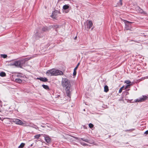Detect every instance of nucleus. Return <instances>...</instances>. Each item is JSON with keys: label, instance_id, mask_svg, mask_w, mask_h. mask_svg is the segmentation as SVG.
I'll list each match as a JSON object with an SVG mask.
<instances>
[{"label": "nucleus", "instance_id": "obj_1", "mask_svg": "<svg viewBox=\"0 0 148 148\" xmlns=\"http://www.w3.org/2000/svg\"><path fill=\"white\" fill-rule=\"evenodd\" d=\"M62 85L64 88H70L71 86L69 81L66 78H63L62 81Z\"/></svg>", "mask_w": 148, "mask_h": 148}, {"label": "nucleus", "instance_id": "obj_2", "mask_svg": "<svg viewBox=\"0 0 148 148\" xmlns=\"http://www.w3.org/2000/svg\"><path fill=\"white\" fill-rule=\"evenodd\" d=\"M12 122L16 124L22 125L23 126H25L27 125L26 123L23 122L21 120L18 119H12Z\"/></svg>", "mask_w": 148, "mask_h": 148}, {"label": "nucleus", "instance_id": "obj_3", "mask_svg": "<svg viewBox=\"0 0 148 148\" xmlns=\"http://www.w3.org/2000/svg\"><path fill=\"white\" fill-rule=\"evenodd\" d=\"M52 69L53 76H57L62 75L63 74V72L61 71L58 70H56L55 69Z\"/></svg>", "mask_w": 148, "mask_h": 148}, {"label": "nucleus", "instance_id": "obj_4", "mask_svg": "<svg viewBox=\"0 0 148 148\" xmlns=\"http://www.w3.org/2000/svg\"><path fill=\"white\" fill-rule=\"evenodd\" d=\"M147 98L146 96H143L142 97L137 99L136 100L135 102H140L144 101Z\"/></svg>", "mask_w": 148, "mask_h": 148}, {"label": "nucleus", "instance_id": "obj_5", "mask_svg": "<svg viewBox=\"0 0 148 148\" xmlns=\"http://www.w3.org/2000/svg\"><path fill=\"white\" fill-rule=\"evenodd\" d=\"M44 136V137L45 138V139L47 143H50L51 142V138L49 137V136L46 135H45Z\"/></svg>", "mask_w": 148, "mask_h": 148}, {"label": "nucleus", "instance_id": "obj_6", "mask_svg": "<svg viewBox=\"0 0 148 148\" xmlns=\"http://www.w3.org/2000/svg\"><path fill=\"white\" fill-rule=\"evenodd\" d=\"M93 25L91 21H88L87 22V28L90 29Z\"/></svg>", "mask_w": 148, "mask_h": 148}, {"label": "nucleus", "instance_id": "obj_7", "mask_svg": "<svg viewBox=\"0 0 148 148\" xmlns=\"http://www.w3.org/2000/svg\"><path fill=\"white\" fill-rule=\"evenodd\" d=\"M14 66H16L21 67L22 66L21 61H16L14 62Z\"/></svg>", "mask_w": 148, "mask_h": 148}, {"label": "nucleus", "instance_id": "obj_8", "mask_svg": "<svg viewBox=\"0 0 148 148\" xmlns=\"http://www.w3.org/2000/svg\"><path fill=\"white\" fill-rule=\"evenodd\" d=\"M46 74L48 76H53L52 69L47 71L46 72Z\"/></svg>", "mask_w": 148, "mask_h": 148}, {"label": "nucleus", "instance_id": "obj_9", "mask_svg": "<svg viewBox=\"0 0 148 148\" xmlns=\"http://www.w3.org/2000/svg\"><path fill=\"white\" fill-rule=\"evenodd\" d=\"M65 90L66 91V94L68 96L70 97L71 95V92L70 91V88H65Z\"/></svg>", "mask_w": 148, "mask_h": 148}, {"label": "nucleus", "instance_id": "obj_10", "mask_svg": "<svg viewBox=\"0 0 148 148\" xmlns=\"http://www.w3.org/2000/svg\"><path fill=\"white\" fill-rule=\"evenodd\" d=\"M136 10L138 13H142L143 12V10L139 7H136Z\"/></svg>", "mask_w": 148, "mask_h": 148}, {"label": "nucleus", "instance_id": "obj_11", "mask_svg": "<svg viewBox=\"0 0 148 148\" xmlns=\"http://www.w3.org/2000/svg\"><path fill=\"white\" fill-rule=\"evenodd\" d=\"M37 79H39L40 81L44 82H46L47 81V79L45 77L37 78Z\"/></svg>", "mask_w": 148, "mask_h": 148}, {"label": "nucleus", "instance_id": "obj_12", "mask_svg": "<svg viewBox=\"0 0 148 148\" xmlns=\"http://www.w3.org/2000/svg\"><path fill=\"white\" fill-rule=\"evenodd\" d=\"M81 139L83 141L87 142L88 143H89L90 144H92L94 143V142L93 141H91L90 142V141L89 140L87 139H84L82 138H81Z\"/></svg>", "mask_w": 148, "mask_h": 148}, {"label": "nucleus", "instance_id": "obj_13", "mask_svg": "<svg viewBox=\"0 0 148 148\" xmlns=\"http://www.w3.org/2000/svg\"><path fill=\"white\" fill-rule=\"evenodd\" d=\"M79 64V63H78V64H77V66L74 69L73 72V75H74V76L76 75V70H77Z\"/></svg>", "mask_w": 148, "mask_h": 148}, {"label": "nucleus", "instance_id": "obj_14", "mask_svg": "<svg viewBox=\"0 0 148 148\" xmlns=\"http://www.w3.org/2000/svg\"><path fill=\"white\" fill-rule=\"evenodd\" d=\"M109 90L107 86L106 85L104 87V91L105 92H107Z\"/></svg>", "mask_w": 148, "mask_h": 148}, {"label": "nucleus", "instance_id": "obj_15", "mask_svg": "<svg viewBox=\"0 0 148 148\" xmlns=\"http://www.w3.org/2000/svg\"><path fill=\"white\" fill-rule=\"evenodd\" d=\"M42 86L44 88H45V89H46V90H49V89L48 86L47 85L43 84L42 85Z\"/></svg>", "mask_w": 148, "mask_h": 148}, {"label": "nucleus", "instance_id": "obj_16", "mask_svg": "<svg viewBox=\"0 0 148 148\" xmlns=\"http://www.w3.org/2000/svg\"><path fill=\"white\" fill-rule=\"evenodd\" d=\"M15 81L16 82L19 83H21L22 82V81L21 79L19 78H17L15 79Z\"/></svg>", "mask_w": 148, "mask_h": 148}, {"label": "nucleus", "instance_id": "obj_17", "mask_svg": "<svg viewBox=\"0 0 148 148\" xmlns=\"http://www.w3.org/2000/svg\"><path fill=\"white\" fill-rule=\"evenodd\" d=\"M41 135L40 134H38L34 136V137L35 138L38 140L39 137Z\"/></svg>", "mask_w": 148, "mask_h": 148}, {"label": "nucleus", "instance_id": "obj_18", "mask_svg": "<svg viewBox=\"0 0 148 148\" xmlns=\"http://www.w3.org/2000/svg\"><path fill=\"white\" fill-rule=\"evenodd\" d=\"M42 30L44 32H46L48 30V29L47 27H44L42 28Z\"/></svg>", "mask_w": 148, "mask_h": 148}, {"label": "nucleus", "instance_id": "obj_19", "mask_svg": "<svg viewBox=\"0 0 148 148\" xmlns=\"http://www.w3.org/2000/svg\"><path fill=\"white\" fill-rule=\"evenodd\" d=\"M69 7V5H64L63 7V8L64 10H66L68 9Z\"/></svg>", "mask_w": 148, "mask_h": 148}, {"label": "nucleus", "instance_id": "obj_20", "mask_svg": "<svg viewBox=\"0 0 148 148\" xmlns=\"http://www.w3.org/2000/svg\"><path fill=\"white\" fill-rule=\"evenodd\" d=\"M56 13V11H54L53 13L51 15V16L53 18H56V16L55 15V14Z\"/></svg>", "mask_w": 148, "mask_h": 148}, {"label": "nucleus", "instance_id": "obj_21", "mask_svg": "<svg viewBox=\"0 0 148 148\" xmlns=\"http://www.w3.org/2000/svg\"><path fill=\"white\" fill-rule=\"evenodd\" d=\"M0 76L1 77H4L6 76V74L5 72H1L0 73Z\"/></svg>", "mask_w": 148, "mask_h": 148}, {"label": "nucleus", "instance_id": "obj_22", "mask_svg": "<svg viewBox=\"0 0 148 148\" xmlns=\"http://www.w3.org/2000/svg\"><path fill=\"white\" fill-rule=\"evenodd\" d=\"M25 144L23 143H21L18 147V148H23Z\"/></svg>", "mask_w": 148, "mask_h": 148}, {"label": "nucleus", "instance_id": "obj_23", "mask_svg": "<svg viewBox=\"0 0 148 148\" xmlns=\"http://www.w3.org/2000/svg\"><path fill=\"white\" fill-rule=\"evenodd\" d=\"M124 22L125 23V24L126 25H127V23H129L130 24H131V23H133V22L128 21H126V20H124Z\"/></svg>", "mask_w": 148, "mask_h": 148}, {"label": "nucleus", "instance_id": "obj_24", "mask_svg": "<svg viewBox=\"0 0 148 148\" xmlns=\"http://www.w3.org/2000/svg\"><path fill=\"white\" fill-rule=\"evenodd\" d=\"M122 0H120L119 2L118 3V5L119 6H121L122 5Z\"/></svg>", "mask_w": 148, "mask_h": 148}, {"label": "nucleus", "instance_id": "obj_25", "mask_svg": "<svg viewBox=\"0 0 148 148\" xmlns=\"http://www.w3.org/2000/svg\"><path fill=\"white\" fill-rule=\"evenodd\" d=\"M125 83L127 84H129L131 83V82L129 80H126L125 81Z\"/></svg>", "mask_w": 148, "mask_h": 148}, {"label": "nucleus", "instance_id": "obj_26", "mask_svg": "<svg viewBox=\"0 0 148 148\" xmlns=\"http://www.w3.org/2000/svg\"><path fill=\"white\" fill-rule=\"evenodd\" d=\"M1 56L4 58H6L7 57V56L5 54H1Z\"/></svg>", "mask_w": 148, "mask_h": 148}, {"label": "nucleus", "instance_id": "obj_27", "mask_svg": "<svg viewBox=\"0 0 148 148\" xmlns=\"http://www.w3.org/2000/svg\"><path fill=\"white\" fill-rule=\"evenodd\" d=\"M124 88V86H122V87H121L119 90V93H121L122 92V90H123V88Z\"/></svg>", "mask_w": 148, "mask_h": 148}, {"label": "nucleus", "instance_id": "obj_28", "mask_svg": "<svg viewBox=\"0 0 148 148\" xmlns=\"http://www.w3.org/2000/svg\"><path fill=\"white\" fill-rule=\"evenodd\" d=\"M88 125L89 127L91 128H92L93 127V125L91 123L89 124Z\"/></svg>", "mask_w": 148, "mask_h": 148}, {"label": "nucleus", "instance_id": "obj_29", "mask_svg": "<svg viewBox=\"0 0 148 148\" xmlns=\"http://www.w3.org/2000/svg\"><path fill=\"white\" fill-rule=\"evenodd\" d=\"M131 85V84H127V85H126V86L125 87V89H126V88H128L130 87V86Z\"/></svg>", "mask_w": 148, "mask_h": 148}, {"label": "nucleus", "instance_id": "obj_30", "mask_svg": "<svg viewBox=\"0 0 148 148\" xmlns=\"http://www.w3.org/2000/svg\"><path fill=\"white\" fill-rule=\"evenodd\" d=\"M81 144L82 145H83V146H85V145H87L84 143H83V142H81Z\"/></svg>", "mask_w": 148, "mask_h": 148}, {"label": "nucleus", "instance_id": "obj_31", "mask_svg": "<svg viewBox=\"0 0 148 148\" xmlns=\"http://www.w3.org/2000/svg\"><path fill=\"white\" fill-rule=\"evenodd\" d=\"M8 65H9V66H14V62H13V63H10L9 64H8Z\"/></svg>", "mask_w": 148, "mask_h": 148}, {"label": "nucleus", "instance_id": "obj_32", "mask_svg": "<svg viewBox=\"0 0 148 148\" xmlns=\"http://www.w3.org/2000/svg\"><path fill=\"white\" fill-rule=\"evenodd\" d=\"M144 133L147 134H148V130H147L145 131Z\"/></svg>", "mask_w": 148, "mask_h": 148}, {"label": "nucleus", "instance_id": "obj_33", "mask_svg": "<svg viewBox=\"0 0 148 148\" xmlns=\"http://www.w3.org/2000/svg\"><path fill=\"white\" fill-rule=\"evenodd\" d=\"M35 35L36 36H38V32H36L35 34Z\"/></svg>", "mask_w": 148, "mask_h": 148}, {"label": "nucleus", "instance_id": "obj_34", "mask_svg": "<svg viewBox=\"0 0 148 148\" xmlns=\"http://www.w3.org/2000/svg\"><path fill=\"white\" fill-rule=\"evenodd\" d=\"M77 36H76L74 38V39L76 40L77 38Z\"/></svg>", "mask_w": 148, "mask_h": 148}, {"label": "nucleus", "instance_id": "obj_35", "mask_svg": "<svg viewBox=\"0 0 148 148\" xmlns=\"http://www.w3.org/2000/svg\"><path fill=\"white\" fill-rule=\"evenodd\" d=\"M3 119L2 118H1L0 117V119L3 121V119Z\"/></svg>", "mask_w": 148, "mask_h": 148}, {"label": "nucleus", "instance_id": "obj_36", "mask_svg": "<svg viewBox=\"0 0 148 148\" xmlns=\"http://www.w3.org/2000/svg\"><path fill=\"white\" fill-rule=\"evenodd\" d=\"M74 138H76V139H77V137H74Z\"/></svg>", "mask_w": 148, "mask_h": 148}, {"label": "nucleus", "instance_id": "obj_37", "mask_svg": "<svg viewBox=\"0 0 148 148\" xmlns=\"http://www.w3.org/2000/svg\"><path fill=\"white\" fill-rule=\"evenodd\" d=\"M147 78H148V76L147 77Z\"/></svg>", "mask_w": 148, "mask_h": 148}]
</instances>
